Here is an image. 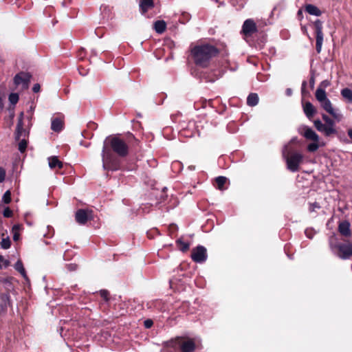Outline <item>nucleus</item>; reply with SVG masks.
<instances>
[{"mask_svg":"<svg viewBox=\"0 0 352 352\" xmlns=\"http://www.w3.org/2000/svg\"><path fill=\"white\" fill-rule=\"evenodd\" d=\"M112 151L119 157H124L129 154L128 144L119 137H108L104 141L102 151V160L104 170H116L120 166V160L116 157Z\"/></svg>","mask_w":352,"mask_h":352,"instance_id":"nucleus-1","label":"nucleus"},{"mask_svg":"<svg viewBox=\"0 0 352 352\" xmlns=\"http://www.w3.org/2000/svg\"><path fill=\"white\" fill-rule=\"evenodd\" d=\"M190 52L193 60L197 66L206 67L210 65L212 58L218 54L219 50L213 45L201 43L192 47Z\"/></svg>","mask_w":352,"mask_h":352,"instance_id":"nucleus-2","label":"nucleus"},{"mask_svg":"<svg viewBox=\"0 0 352 352\" xmlns=\"http://www.w3.org/2000/svg\"><path fill=\"white\" fill-rule=\"evenodd\" d=\"M283 155L286 161L287 168L293 173L297 172L302 163L303 155L298 151L284 150Z\"/></svg>","mask_w":352,"mask_h":352,"instance_id":"nucleus-3","label":"nucleus"},{"mask_svg":"<svg viewBox=\"0 0 352 352\" xmlns=\"http://www.w3.org/2000/svg\"><path fill=\"white\" fill-rule=\"evenodd\" d=\"M322 118L324 120V124H323L320 120H314V124L316 129L319 132L323 133L325 136H330L333 134H336L337 131L335 127L334 120L326 114H322Z\"/></svg>","mask_w":352,"mask_h":352,"instance_id":"nucleus-4","label":"nucleus"},{"mask_svg":"<svg viewBox=\"0 0 352 352\" xmlns=\"http://www.w3.org/2000/svg\"><path fill=\"white\" fill-rule=\"evenodd\" d=\"M23 115H24L23 112H21L20 113V116L19 117L18 123L16 125V134H15L16 139L18 141H19V150L21 153H23L27 148L28 143H27L26 138L28 135V132L23 129Z\"/></svg>","mask_w":352,"mask_h":352,"instance_id":"nucleus-5","label":"nucleus"},{"mask_svg":"<svg viewBox=\"0 0 352 352\" xmlns=\"http://www.w3.org/2000/svg\"><path fill=\"white\" fill-rule=\"evenodd\" d=\"M315 32H316V49L318 53L322 50V46L324 40V34L322 32V22L317 19L314 23Z\"/></svg>","mask_w":352,"mask_h":352,"instance_id":"nucleus-6","label":"nucleus"},{"mask_svg":"<svg viewBox=\"0 0 352 352\" xmlns=\"http://www.w3.org/2000/svg\"><path fill=\"white\" fill-rule=\"evenodd\" d=\"M320 104L322 109L329 113L337 122H340L342 120V115L340 113L339 110L335 109L333 107L329 98L320 102Z\"/></svg>","mask_w":352,"mask_h":352,"instance_id":"nucleus-7","label":"nucleus"},{"mask_svg":"<svg viewBox=\"0 0 352 352\" xmlns=\"http://www.w3.org/2000/svg\"><path fill=\"white\" fill-rule=\"evenodd\" d=\"M191 258L197 263L204 262L207 258L206 249L201 245L197 247L192 250Z\"/></svg>","mask_w":352,"mask_h":352,"instance_id":"nucleus-8","label":"nucleus"},{"mask_svg":"<svg viewBox=\"0 0 352 352\" xmlns=\"http://www.w3.org/2000/svg\"><path fill=\"white\" fill-rule=\"evenodd\" d=\"M298 132L307 140H311L313 142H319V135L311 128L307 126H300L298 129Z\"/></svg>","mask_w":352,"mask_h":352,"instance_id":"nucleus-9","label":"nucleus"},{"mask_svg":"<svg viewBox=\"0 0 352 352\" xmlns=\"http://www.w3.org/2000/svg\"><path fill=\"white\" fill-rule=\"evenodd\" d=\"M31 76L28 73L20 72L14 78V82L16 86H21L22 89L28 87Z\"/></svg>","mask_w":352,"mask_h":352,"instance_id":"nucleus-10","label":"nucleus"},{"mask_svg":"<svg viewBox=\"0 0 352 352\" xmlns=\"http://www.w3.org/2000/svg\"><path fill=\"white\" fill-rule=\"evenodd\" d=\"M177 342L182 352H192L195 349V344L192 340L178 338Z\"/></svg>","mask_w":352,"mask_h":352,"instance_id":"nucleus-11","label":"nucleus"},{"mask_svg":"<svg viewBox=\"0 0 352 352\" xmlns=\"http://www.w3.org/2000/svg\"><path fill=\"white\" fill-rule=\"evenodd\" d=\"M338 256L342 259H348L352 256V243H340L337 245Z\"/></svg>","mask_w":352,"mask_h":352,"instance_id":"nucleus-12","label":"nucleus"},{"mask_svg":"<svg viewBox=\"0 0 352 352\" xmlns=\"http://www.w3.org/2000/svg\"><path fill=\"white\" fill-rule=\"evenodd\" d=\"M257 32V27L254 20L249 19L244 21L242 26V32L246 36H250Z\"/></svg>","mask_w":352,"mask_h":352,"instance_id":"nucleus-13","label":"nucleus"},{"mask_svg":"<svg viewBox=\"0 0 352 352\" xmlns=\"http://www.w3.org/2000/svg\"><path fill=\"white\" fill-rule=\"evenodd\" d=\"M91 211L83 209L78 210L76 212V221L79 224H85L86 222L91 217Z\"/></svg>","mask_w":352,"mask_h":352,"instance_id":"nucleus-14","label":"nucleus"},{"mask_svg":"<svg viewBox=\"0 0 352 352\" xmlns=\"http://www.w3.org/2000/svg\"><path fill=\"white\" fill-rule=\"evenodd\" d=\"M339 232L344 236H350L351 234L350 223L347 221L340 222L338 226Z\"/></svg>","mask_w":352,"mask_h":352,"instance_id":"nucleus-15","label":"nucleus"},{"mask_svg":"<svg viewBox=\"0 0 352 352\" xmlns=\"http://www.w3.org/2000/svg\"><path fill=\"white\" fill-rule=\"evenodd\" d=\"M303 111L309 119H311L316 113V108L310 102H307L303 104Z\"/></svg>","mask_w":352,"mask_h":352,"instance_id":"nucleus-16","label":"nucleus"},{"mask_svg":"<svg viewBox=\"0 0 352 352\" xmlns=\"http://www.w3.org/2000/svg\"><path fill=\"white\" fill-rule=\"evenodd\" d=\"M49 166L52 169L58 168L60 169L63 168V162H60L57 157L52 156L48 158Z\"/></svg>","mask_w":352,"mask_h":352,"instance_id":"nucleus-17","label":"nucleus"},{"mask_svg":"<svg viewBox=\"0 0 352 352\" xmlns=\"http://www.w3.org/2000/svg\"><path fill=\"white\" fill-rule=\"evenodd\" d=\"M63 122L61 119L56 118L52 120L51 129L52 131L59 132L63 129Z\"/></svg>","mask_w":352,"mask_h":352,"instance_id":"nucleus-18","label":"nucleus"},{"mask_svg":"<svg viewBox=\"0 0 352 352\" xmlns=\"http://www.w3.org/2000/svg\"><path fill=\"white\" fill-rule=\"evenodd\" d=\"M154 6L153 0H141L140 2V8L142 13L146 12Z\"/></svg>","mask_w":352,"mask_h":352,"instance_id":"nucleus-19","label":"nucleus"},{"mask_svg":"<svg viewBox=\"0 0 352 352\" xmlns=\"http://www.w3.org/2000/svg\"><path fill=\"white\" fill-rule=\"evenodd\" d=\"M305 11L311 15L317 16H320L322 14L321 11L316 6L312 4L307 5L305 6Z\"/></svg>","mask_w":352,"mask_h":352,"instance_id":"nucleus-20","label":"nucleus"},{"mask_svg":"<svg viewBox=\"0 0 352 352\" xmlns=\"http://www.w3.org/2000/svg\"><path fill=\"white\" fill-rule=\"evenodd\" d=\"M258 102V96L256 93L250 94L247 98V104L250 107H254Z\"/></svg>","mask_w":352,"mask_h":352,"instance_id":"nucleus-21","label":"nucleus"},{"mask_svg":"<svg viewBox=\"0 0 352 352\" xmlns=\"http://www.w3.org/2000/svg\"><path fill=\"white\" fill-rule=\"evenodd\" d=\"M166 28V24L164 21H157L154 23V29L159 34L163 33Z\"/></svg>","mask_w":352,"mask_h":352,"instance_id":"nucleus-22","label":"nucleus"},{"mask_svg":"<svg viewBox=\"0 0 352 352\" xmlns=\"http://www.w3.org/2000/svg\"><path fill=\"white\" fill-rule=\"evenodd\" d=\"M315 95L316 98L319 102L327 99L326 92L323 89L318 88Z\"/></svg>","mask_w":352,"mask_h":352,"instance_id":"nucleus-23","label":"nucleus"},{"mask_svg":"<svg viewBox=\"0 0 352 352\" xmlns=\"http://www.w3.org/2000/svg\"><path fill=\"white\" fill-rule=\"evenodd\" d=\"M342 96L348 102H352V90L349 88H344L341 91Z\"/></svg>","mask_w":352,"mask_h":352,"instance_id":"nucleus-24","label":"nucleus"},{"mask_svg":"<svg viewBox=\"0 0 352 352\" xmlns=\"http://www.w3.org/2000/svg\"><path fill=\"white\" fill-rule=\"evenodd\" d=\"M227 178L223 176L217 177L215 179L217 188L221 190H223V186L226 184Z\"/></svg>","mask_w":352,"mask_h":352,"instance_id":"nucleus-25","label":"nucleus"},{"mask_svg":"<svg viewBox=\"0 0 352 352\" xmlns=\"http://www.w3.org/2000/svg\"><path fill=\"white\" fill-rule=\"evenodd\" d=\"M14 268L18 271L23 277H26L25 270L23 267V263L21 260L17 261L14 265Z\"/></svg>","mask_w":352,"mask_h":352,"instance_id":"nucleus-26","label":"nucleus"},{"mask_svg":"<svg viewBox=\"0 0 352 352\" xmlns=\"http://www.w3.org/2000/svg\"><path fill=\"white\" fill-rule=\"evenodd\" d=\"M177 243L179 245V248L182 252H186L189 249L190 245L188 243L183 241L182 239H178Z\"/></svg>","mask_w":352,"mask_h":352,"instance_id":"nucleus-27","label":"nucleus"},{"mask_svg":"<svg viewBox=\"0 0 352 352\" xmlns=\"http://www.w3.org/2000/svg\"><path fill=\"white\" fill-rule=\"evenodd\" d=\"M319 148V144L318 142H314L312 143H310L307 146V150L309 152H315L317 151Z\"/></svg>","mask_w":352,"mask_h":352,"instance_id":"nucleus-28","label":"nucleus"},{"mask_svg":"<svg viewBox=\"0 0 352 352\" xmlns=\"http://www.w3.org/2000/svg\"><path fill=\"white\" fill-rule=\"evenodd\" d=\"M10 245L11 242L8 237L2 239L1 242V246L3 249L7 250L10 247Z\"/></svg>","mask_w":352,"mask_h":352,"instance_id":"nucleus-29","label":"nucleus"},{"mask_svg":"<svg viewBox=\"0 0 352 352\" xmlns=\"http://www.w3.org/2000/svg\"><path fill=\"white\" fill-rule=\"evenodd\" d=\"M19 100V95L15 93H12L9 96V101L12 104H16Z\"/></svg>","mask_w":352,"mask_h":352,"instance_id":"nucleus-30","label":"nucleus"},{"mask_svg":"<svg viewBox=\"0 0 352 352\" xmlns=\"http://www.w3.org/2000/svg\"><path fill=\"white\" fill-rule=\"evenodd\" d=\"M3 201L5 204H9L11 201V193L9 190H7L3 196Z\"/></svg>","mask_w":352,"mask_h":352,"instance_id":"nucleus-31","label":"nucleus"},{"mask_svg":"<svg viewBox=\"0 0 352 352\" xmlns=\"http://www.w3.org/2000/svg\"><path fill=\"white\" fill-rule=\"evenodd\" d=\"M8 264L9 262L5 260L3 256L0 255V269H2L3 267H7Z\"/></svg>","mask_w":352,"mask_h":352,"instance_id":"nucleus-32","label":"nucleus"},{"mask_svg":"<svg viewBox=\"0 0 352 352\" xmlns=\"http://www.w3.org/2000/svg\"><path fill=\"white\" fill-rule=\"evenodd\" d=\"M320 208V205L317 202H314L313 204H310L309 211L314 212L316 210V209H318Z\"/></svg>","mask_w":352,"mask_h":352,"instance_id":"nucleus-33","label":"nucleus"},{"mask_svg":"<svg viewBox=\"0 0 352 352\" xmlns=\"http://www.w3.org/2000/svg\"><path fill=\"white\" fill-rule=\"evenodd\" d=\"M3 214L5 217H10L12 216V211L9 208H6Z\"/></svg>","mask_w":352,"mask_h":352,"instance_id":"nucleus-34","label":"nucleus"},{"mask_svg":"<svg viewBox=\"0 0 352 352\" xmlns=\"http://www.w3.org/2000/svg\"><path fill=\"white\" fill-rule=\"evenodd\" d=\"M6 177V170L2 167H0V183L3 182Z\"/></svg>","mask_w":352,"mask_h":352,"instance_id":"nucleus-35","label":"nucleus"},{"mask_svg":"<svg viewBox=\"0 0 352 352\" xmlns=\"http://www.w3.org/2000/svg\"><path fill=\"white\" fill-rule=\"evenodd\" d=\"M144 327L146 328V329H149L151 328L153 324V322L152 320L151 319H148V320H146L144 322Z\"/></svg>","mask_w":352,"mask_h":352,"instance_id":"nucleus-36","label":"nucleus"},{"mask_svg":"<svg viewBox=\"0 0 352 352\" xmlns=\"http://www.w3.org/2000/svg\"><path fill=\"white\" fill-rule=\"evenodd\" d=\"M108 294L109 293L105 290L100 291V295L104 300H108Z\"/></svg>","mask_w":352,"mask_h":352,"instance_id":"nucleus-37","label":"nucleus"},{"mask_svg":"<svg viewBox=\"0 0 352 352\" xmlns=\"http://www.w3.org/2000/svg\"><path fill=\"white\" fill-rule=\"evenodd\" d=\"M40 88H41L40 85L36 83V84L34 85L32 90L34 92L37 93L40 91Z\"/></svg>","mask_w":352,"mask_h":352,"instance_id":"nucleus-38","label":"nucleus"},{"mask_svg":"<svg viewBox=\"0 0 352 352\" xmlns=\"http://www.w3.org/2000/svg\"><path fill=\"white\" fill-rule=\"evenodd\" d=\"M20 228H21V226L19 225H14L12 228V232H19Z\"/></svg>","mask_w":352,"mask_h":352,"instance_id":"nucleus-39","label":"nucleus"},{"mask_svg":"<svg viewBox=\"0 0 352 352\" xmlns=\"http://www.w3.org/2000/svg\"><path fill=\"white\" fill-rule=\"evenodd\" d=\"M19 239V233L17 232H13V240L16 241Z\"/></svg>","mask_w":352,"mask_h":352,"instance_id":"nucleus-40","label":"nucleus"},{"mask_svg":"<svg viewBox=\"0 0 352 352\" xmlns=\"http://www.w3.org/2000/svg\"><path fill=\"white\" fill-rule=\"evenodd\" d=\"M347 133L349 138L352 140V129H349Z\"/></svg>","mask_w":352,"mask_h":352,"instance_id":"nucleus-41","label":"nucleus"},{"mask_svg":"<svg viewBox=\"0 0 352 352\" xmlns=\"http://www.w3.org/2000/svg\"><path fill=\"white\" fill-rule=\"evenodd\" d=\"M291 93H292L291 89H287V95H290V94H291Z\"/></svg>","mask_w":352,"mask_h":352,"instance_id":"nucleus-42","label":"nucleus"},{"mask_svg":"<svg viewBox=\"0 0 352 352\" xmlns=\"http://www.w3.org/2000/svg\"><path fill=\"white\" fill-rule=\"evenodd\" d=\"M308 232H309V231H308L307 230H305V234H306V235L307 236V237H309V238H310V239H311V236L309 235Z\"/></svg>","mask_w":352,"mask_h":352,"instance_id":"nucleus-43","label":"nucleus"},{"mask_svg":"<svg viewBox=\"0 0 352 352\" xmlns=\"http://www.w3.org/2000/svg\"><path fill=\"white\" fill-rule=\"evenodd\" d=\"M76 267V266L75 265H70L71 270H75Z\"/></svg>","mask_w":352,"mask_h":352,"instance_id":"nucleus-44","label":"nucleus"},{"mask_svg":"<svg viewBox=\"0 0 352 352\" xmlns=\"http://www.w3.org/2000/svg\"><path fill=\"white\" fill-rule=\"evenodd\" d=\"M322 83L324 84V85H328V83L326 81H323Z\"/></svg>","mask_w":352,"mask_h":352,"instance_id":"nucleus-45","label":"nucleus"},{"mask_svg":"<svg viewBox=\"0 0 352 352\" xmlns=\"http://www.w3.org/2000/svg\"><path fill=\"white\" fill-rule=\"evenodd\" d=\"M302 30H303L304 32L307 33V29L305 28H303Z\"/></svg>","mask_w":352,"mask_h":352,"instance_id":"nucleus-46","label":"nucleus"}]
</instances>
